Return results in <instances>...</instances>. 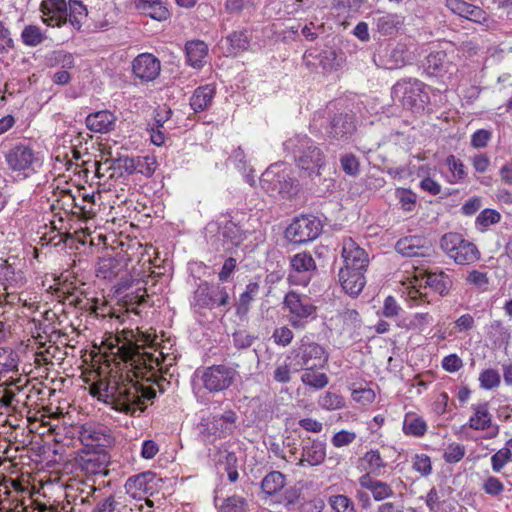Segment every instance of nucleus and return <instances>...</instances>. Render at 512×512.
I'll return each instance as SVG.
<instances>
[{"label":"nucleus","instance_id":"f257e3e1","mask_svg":"<svg viewBox=\"0 0 512 512\" xmlns=\"http://www.w3.org/2000/svg\"><path fill=\"white\" fill-rule=\"evenodd\" d=\"M125 376L113 381L101 379L90 386V394L112 406L113 409L139 416L145 409V400L155 398L153 387L145 386L140 380L150 382L155 379L161 361L153 353L140 349L138 345L124 355Z\"/></svg>","mask_w":512,"mask_h":512},{"label":"nucleus","instance_id":"f03ea898","mask_svg":"<svg viewBox=\"0 0 512 512\" xmlns=\"http://www.w3.org/2000/svg\"><path fill=\"white\" fill-rule=\"evenodd\" d=\"M284 150L293 155L297 167L308 177L320 175L325 166L326 157L323 151L307 135L296 134L284 143Z\"/></svg>","mask_w":512,"mask_h":512},{"label":"nucleus","instance_id":"7ed1b4c3","mask_svg":"<svg viewBox=\"0 0 512 512\" xmlns=\"http://www.w3.org/2000/svg\"><path fill=\"white\" fill-rule=\"evenodd\" d=\"M283 307L288 311L287 318L293 328L303 329L317 317V308L308 295L289 291L283 300Z\"/></svg>","mask_w":512,"mask_h":512},{"label":"nucleus","instance_id":"20e7f679","mask_svg":"<svg viewBox=\"0 0 512 512\" xmlns=\"http://www.w3.org/2000/svg\"><path fill=\"white\" fill-rule=\"evenodd\" d=\"M440 246L446 255L459 265H470L480 259V252L476 245L459 233L444 234L441 237Z\"/></svg>","mask_w":512,"mask_h":512},{"label":"nucleus","instance_id":"39448f33","mask_svg":"<svg viewBox=\"0 0 512 512\" xmlns=\"http://www.w3.org/2000/svg\"><path fill=\"white\" fill-rule=\"evenodd\" d=\"M230 297L226 287L211 285L207 281H201L190 298V305L196 311L213 309L215 307H228Z\"/></svg>","mask_w":512,"mask_h":512},{"label":"nucleus","instance_id":"423d86ee","mask_svg":"<svg viewBox=\"0 0 512 512\" xmlns=\"http://www.w3.org/2000/svg\"><path fill=\"white\" fill-rule=\"evenodd\" d=\"M237 414L232 410L221 415L203 417L198 424L199 435L203 441L211 443L215 438H225L236 428Z\"/></svg>","mask_w":512,"mask_h":512},{"label":"nucleus","instance_id":"0eeeda50","mask_svg":"<svg viewBox=\"0 0 512 512\" xmlns=\"http://www.w3.org/2000/svg\"><path fill=\"white\" fill-rule=\"evenodd\" d=\"M282 166L279 163L269 166L260 177V185L268 193L290 197L296 193L297 188L295 181Z\"/></svg>","mask_w":512,"mask_h":512},{"label":"nucleus","instance_id":"6e6552de","mask_svg":"<svg viewBox=\"0 0 512 512\" xmlns=\"http://www.w3.org/2000/svg\"><path fill=\"white\" fill-rule=\"evenodd\" d=\"M425 85L418 79L398 81L392 87V95L398 98L404 107L422 109L428 99Z\"/></svg>","mask_w":512,"mask_h":512},{"label":"nucleus","instance_id":"1a4fd4ad","mask_svg":"<svg viewBox=\"0 0 512 512\" xmlns=\"http://www.w3.org/2000/svg\"><path fill=\"white\" fill-rule=\"evenodd\" d=\"M322 231V224L318 218L311 215H302L295 218L286 228V238L295 244H303L316 239Z\"/></svg>","mask_w":512,"mask_h":512},{"label":"nucleus","instance_id":"9d476101","mask_svg":"<svg viewBox=\"0 0 512 512\" xmlns=\"http://www.w3.org/2000/svg\"><path fill=\"white\" fill-rule=\"evenodd\" d=\"M294 369H320L324 368L328 361L325 349L315 342L301 341L294 350Z\"/></svg>","mask_w":512,"mask_h":512},{"label":"nucleus","instance_id":"9b49d317","mask_svg":"<svg viewBox=\"0 0 512 512\" xmlns=\"http://www.w3.org/2000/svg\"><path fill=\"white\" fill-rule=\"evenodd\" d=\"M8 167L22 174L25 178L36 172L41 162L32 148L26 145H17L6 154Z\"/></svg>","mask_w":512,"mask_h":512},{"label":"nucleus","instance_id":"f8f14e48","mask_svg":"<svg viewBox=\"0 0 512 512\" xmlns=\"http://www.w3.org/2000/svg\"><path fill=\"white\" fill-rule=\"evenodd\" d=\"M236 371L225 365H213L201 371L202 385L209 392H220L228 389L233 383Z\"/></svg>","mask_w":512,"mask_h":512},{"label":"nucleus","instance_id":"ddd939ff","mask_svg":"<svg viewBox=\"0 0 512 512\" xmlns=\"http://www.w3.org/2000/svg\"><path fill=\"white\" fill-rule=\"evenodd\" d=\"M470 409L472 415L466 425L475 431H487V439L495 438L499 434V426L493 423L488 402L472 404Z\"/></svg>","mask_w":512,"mask_h":512},{"label":"nucleus","instance_id":"4468645a","mask_svg":"<svg viewBox=\"0 0 512 512\" xmlns=\"http://www.w3.org/2000/svg\"><path fill=\"white\" fill-rule=\"evenodd\" d=\"M109 461L110 456L104 449L88 450L80 455L79 465L88 478H93V476L102 477L108 473Z\"/></svg>","mask_w":512,"mask_h":512},{"label":"nucleus","instance_id":"2eb2a0df","mask_svg":"<svg viewBox=\"0 0 512 512\" xmlns=\"http://www.w3.org/2000/svg\"><path fill=\"white\" fill-rule=\"evenodd\" d=\"M289 279L292 283L306 286L316 270V263L311 254L302 252L291 258Z\"/></svg>","mask_w":512,"mask_h":512},{"label":"nucleus","instance_id":"dca6fc26","mask_svg":"<svg viewBox=\"0 0 512 512\" xmlns=\"http://www.w3.org/2000/svg\"><path fill=\"white\" fill-rule=\"evenodd\" d=\"M342 258L344 265L340 269L365 273L368 267V254L351 238L345 239L343 241Z\"/></svg>","mask_w":512,"mask_h":512},{"label":"nucleus","instance_id":"f3484780","mask_svg":"<svg viewBox=\"0 0 512 512\" xmlns=\"http://www.w3.org/2000/svg\"><path fill=\"white\" fill-rule=\"evenodd\" d=\"M445 6L453 14L483 25L487 28H490L493 22L481 7L468 3L464 0H446Z\"/></svg>","mask_w":512,"mask_h":512},{"label":"nucleus","instance_id":"a211bd4d","mask_svg":"<svg viewBox=\"0 0 512 512\" xmlns=\"http://www.w3.org/2000/svg\"><path fill=\"white\" fill-rule=\"evenodd\" d=\"M330 139L347 141L356 131L355 119L349 113H337L333 115L325 128Z\"/></svg>","mask_w":512,"mask_h":512},{"label":"nucleus","instance_id":"6ab92c4d","mask_svg":"<svg viewBox=\"0 0 512 512\" xmlns=\"http://www.w3.org/2000/svg\"><path fill=\"white\" fill-rule=\"evenodd\" d=\"M155 476L151 472L140 473L129 477L124 485V494L131 495L136 500H149L148 496L153 494Z\"/></svg>","mask_w":512,"mask_h":512},{"label":"nucleus","instance_id":"aec40b11","mask_svg":"<svg viewBox=\"0 0 512 512\" xmlns=\"http://www.w3.org/2000/svg\"><path fill=\"white\" fill-rule=\"evenodd\" d=\"M132 71L135 77L141 81L150 82L159 76L161 64L154 55L143 53L133 60Z\"/></svg>","mask_w":512,"mask_h":512},{"label":"nucleus","instance_id":"412c9836","mask_svg":"<svg viewBox=\"0 0 512 512\" xmlns=\"http://www.w3.org/2000/svg\"><path fill=\"white\" fill-rule=\"evenodd\" d=\"M396 251L405 257H428L431 245L423 236H406L399 239L395 245Z\"/></svg>","mask_w":512,"mask_h":512},{"label":"nucleus","instance_id":"4be33fe9","mask_svg":"<svg viewBox=\"0 0 512 512\" xmlns=\"http://www.w3.org/2000/svg\"><path fill=\"white\" fill-rule=\"evenodd\" d=\"M454 59L455 49L453 46H450V49L431 52L426 57L425 66L430 74L447 73L450 72Z\"/></svg>","mask_w":512,"mask_h":512},{"label":"nucleus","instance_id":"5701e85b","mask_svg":"<svg viewBox=\"0 0 512 512\" xmlns=\"http://www.w3.org/2000/svg\"><path fill=\"white\" fill-rule=\"evenodd\" d=\"M41 11L43 21L49 26H61L67 23V4L65 0H43Z\"/></svg>","mask_w":512,"mask_h":512},{"label":"nucleus","instance_id":"b1692460","mask_svg":"<svg viewBox=\"0 0 512 512\" xmlns=\"http://www.w3.org/2000/svg\"><path fill=\"white\" fill-rule=\"evenodd\" d=\"M326 458V444L319 440L308 438L302 445L301 458L297 465L317 466L324 462Z\"/></svg>","mask_w":512,"mask_h":512},{"label":"nucleus","instance_id":"393cba45","mask_svg":"<svg viewBox=\"0 0 512 512\" xmlns=\"http://www.w3.org/2000/svg\"><path fill=\"white\" fill-rule=\"evenodd\" d=\"M135 7L140 14L159 22L171 17L168 3L164 0H135Z\"/></svg>","mask_w":512,"mask_h":512},{"label":"nucleus","instance_id":"a878e982","mask_svg":"<svg viewBox=\"0 0 512 512\" xmlns=\"http://www.w3.org/2000/svg\"><path fill=\"white\" fill-rule=\"evenodd\" d=\"M117 117L108 110L90 113L85 120L87 128L95 133H109L116 126Z\"/></svg>","mask_w":512,"mask_h":512},{"label":"nucleus","instance_id":"bb28decb","mask_svg":"<svg viewBox=\"0 0 512 512\" xmlns=\"http://www.w3.org/2000/svg\"><path fill=\"white\" fill-rule=\"evenodd\" d=\"M81 441L89 448L103 449L111 444V435L104 427L84 426L80 433Z\"/></svg>","mask_w":512,"mask_h":512},{"label":"nucleus","instance_id":"cd10ccee","mask_svg":"<svg viewBox=\"0 0 512 512\" xmlns=\"http://www.w3.org/2000/svg\"><path fill=\"white\" fill-rule=\"evenodd\" d=\"M374 62L377 66L394 70L401 68L406 63V51L403 45H397L391 48H385L379 55L378 60L375 58Z\"/></svg>","mask_w":512,"mask_h":512},{"label":"nucleus","instance_id":"c85d7f7f","mask_svg":"<svg viewBox=\"0 0 512 512\" xmlns=\"http://www.w3.org/2000/svg\"><path fill=\"white\" fill-rule=\"evenodd\" d=\"M338 281L344 292L353 297L358 296L366 284L364 272L347 269L339 270Z\"/></svg>","mask_w":512,"mask_h":512},{"label":"nucleus","instance_id":"c756f323","mask_svg":"<svg viewBox=\"0 0 512 512\" xmlns=\"http://www.w3.org/2000/svg\"><path fill=\"white\" fill-rule=\"evenodd\" d=\"M359 485L369 491L373 499L377 502L388 499L394 495V490L390 484L376 479L375 477L364 474L359 478Z\"/></svg>","mask_w":512,"mask_h":512},{"label":"nucleus","instance_id":"7c9ffc66","mask_svg":"<svg viewBox=\"0 0 512 512\" xmlns=\"http://www.w3.org/2000/svg\"><path fill=\"white\" fill-rule=\"evenodd\" d=\"M360 467L366 472L365 474H369L371 477H379L385 473L387 463L379 450L371 449L361 457Z\"/></svg>","mask_w":512,"mask_h":512},{"label":"nucleus","instance_id":"2f4dec72","mask_svg":"<svg viewBox=\"0 0 512 512\" xmlns=\"http://www.w3.org/2000/svg\"><path fill=\"white\" fill-rule=\"evenodd\" d=\"M186 60L189 66L201 69L207 62L208 46L200 40L189 41L185 45Z\"/></svg>","mask_w":512,"mask_h":512},{"label":"nucleus","instance_id":"473e14b6","mask_svg":"<svg viewBox=\"0 0 512 512\" xmlns=\"http://www.w3.org/2000/svg\"><path fill=\"white\" fill-rule=\"evenodd\" d=\"M124 167L128 173H140L150 177L157 168V161L154 156H138L135 158H126Z\"/></svg>","mask_w":512,"mask_h":512},{"label":"nucleus","instance_id":"72a5a7b5","mask_svg":"<svg viewBox=\"0 0 512 512\" xmlns=\"http://www.w3.org/2000/svg\"><path fill=\"white\" fill-rule=\"evenodd\" d=\"M99 499L93 512H128L123 492H116Z\"/></svg>","mask_w":512,"mask_h":512},{"label":"nucleus","instance_id":"f704fd0d","mask_svg":"<svg viewBox=\"0 0 512 512\" xmlns=\"http://www.w3.org/2000/svg\"><path fill=\"white\" fill-rule=\"evenodd\" d=\"M376 29L382 35H393L404 23V17L399 14L386 13L374 18Z\"/></svg>","mask_w":512,"mask_h":512},{"label":"nucleus","instance_id":"c9c22d12","mask_svg":"<svg viewBox=\"0 0 512 512\" xmlns=\"http://www.w3.org/2000/svg\"><path fill=\"white\" fill-rule=\"evenodd\" d=\"M215 88L212 85L200 86L193 92L190 98V106L195 112L206 110L213 101Z\"/></svg>","mask_w":512,"mask_h":512},{"label":"nucleus","instance_id":"e433bc0d","mask_svg":"<svg viewBox=\"0 0 512 512\" xmlns=\"http://www.w3.org/2000/svg\"><path fill=\"white\" fill-rule=\"evenodd\" d=\"M96 481L95 478H87L86 481L77 484L76 490L79 492L77 498H79L81 503H88L90 498L98 500L104 496L101 487L102 485L104 486V480H101L98 485H96Z\"/></svg>","mask_w":512,"mask_h":512},{"label":"nucleus","instance_id":"4c0bfd02","mask_svg":"<svg viewBox=\"0 0 512 512\" xmlns=\"http://www.w3.org/2000/svg\"><path fill=\"white\" fill-rule=\"evenodd\" d=\"M427 429L428 425L421 416L412 412L405 414L402 426L405 435L419 438L425 435Z\"/></svg>","mask_w":512,"mask_h":512},{"label":"nucleus","instance_id":"58836bf2","mask_svg":"<svg viewBox=\"0 0 512 512\" xmlns=\"http://www.w3.org/2000/svg\"><path fill=\"white\" fill-rule=\"evenodd\" d=\"M220 499L218 497H215L214 503L215 506L218 509V512H249L250 511V504L242 496L239 495H233L230 497H227L223 500H221V503H219Z\"/></svg>","mask_w":512,"mask_h":512},{"label":"nucleus","instance_id":"ea45409f","mask_svg":"<svg viewBox=\"0 0 512 512\" xmlns=\"http://www.w3.org/2000/svg\"><path fill=\"white\" fill-rule=\"evenodd\" d=\"M425 283L433 291L442 296L448 294L452 286L451 278L443 271L429 272L426 276Z\"/></svg>","mask_w":512,"mask_h":512},{"label":"nucleus","instance_id":"a19ab883","mask_svg":"<svg viewBox=\"0 0 512 512\" xmlns=\"http://www.w3.org/2000/svg\"><path fill=\"white\" fill-rule=\"evenodd\" d=\"M259 284L257 282H250L246 285L245 291L240 294L236 304V314L244 316L248 313L252 301L255 299L259 292Z\"/></svg>","mask_w":512,"mask_h":512},{"label":"nucleus","instance_id":"79ce46f5","mask_svg":"<svg viewBox=\"0 0 512 512\" xmlns=\"http://www.w3.org/2000/svg\"><path fill=\"white\" fill-rule=\"evenodd\" d=\"M336 321L342 325V332L352 334L361 326L359 313L354 309H344L336 316Z\"/></svg>","mask_w":512,"mask_h":512},{"label":"nucleus","instance_id":"37998d69","mask_svg":"<svg viewBox=\"0 0 512 512\" xmlns=\"http://www.w3.org/2000/svg\"><path fill=\"white\" fill-rule=\"evenodd\" d=\"M219 233L234 246H238L246 238L242 229L236 223L229 220L220 224Z\"/></svg>","mask_w":512,"mask_h":512},{"label":"nucleus","instance_id":"c03bdc74","mask_svg":"<svg viewBox=\"0 0 512 512\" xmlns=\"http://www.w3.org/2000/svg\"><path fill=\"white\" fill-rule=\"evenodd\" d=\"M285 486V476L279 471L268 473L261 482V488L267 495H274Z\"/></svg>","mask_w":512,"mask_h":512},{"label":"nucleus","instance_id":"a18cd8bd","mask_svg":"<svg viewBox=\"0 0 512 512\" xmlns=\"http://www.w3.org/2000/svg\"><path fill=\"white\" fill-rule=\"evenodd\" d=\"M318 406L326 411L340 410L345 407L344 397L332 391L322 393L318 398Z\"/></svg>","mask_w":512,"mask_h":512},{"label":"nucleus","instance_id":"49530a36","mask_svg":"<svg viewBox=\"0 0 512 512\" xmlns=\"http://www.w3.org/2000/svg\"><path fill=\"white\" fill-rule=\"evenodd\" d=\"M301 381L304 385L309 386L315 390H320L326 387L329 383V378L325 373L317 372L316 369H303Z\"/></svg>","mask_w":512,"mask_h":512},{"label":"nucleus","instance_id":"de8ad7c7","mask_svg":"<svg viewBox=\"0 0 512 512\" xmlns=\"http://www.w3.org/2000/svg\"><path fill=\"white\" fill-rule=\"evenodd\" d=\"M87 11L85 6L77 0H70L67 5V22L73 28L80 29L82 21L86 18Z\"/></svg>","mask_w":512,"mask_h":512},{"label":"nucleus","instance_id":"09e8293b","mask_svg":"<svg viewBox=\"0 0 512 512\" xmlns=\"http://www.w3.org/2000/svg\"><path fill=\"white\" fill-rule=\"evenodd\" d=\"M227 42L231 47V53L237 54L248 49L250 36L248 31H235L227 36Z\"/></svg>","mask_w":512,"mask_h":512},{"label":"nucleus","instance_id":"8fccbe9b","mask_svg":"<svg viewBox=\"0 0 512 512\" xmlns=\"http://www.w3.org/2000/svg\"><path fill=\"white\" fill-rule=\"evenodd\" d=\"M432 322L433 317L429 313H415L400 326L407 330L422 332L427 326L432 324Z\"/></svg>","mask_w":512,"mask_h":512},{"label":"nucleus","instance_id":"3c124183","mask_svg":"<svg viewBox=\"0 0 512 512\" xmlns=\"http://www.w3.org/2000/svg\"><path fill=\"white\" fill-rule=\"evenodd\" d=\"M50 66H60L62 69L74 67V57L71 53L63 50L53 51L47 57Z\"/></svg>","mask_w":512,"mask_h":512},{"label":"nucleus","instance_id":"603ef678","mask_svg":"<svg viewBox=\"0 0 512 512\" xmlns=\"http://www.w3.org/2000/svg\"><path fill=\"white\" fill-rule=\"evenodd\" d=\"M328 503L334 512H356L354 502L346 495H332Z\"/></svg>","mask_w":512,"mask_h":512},{"label":"nucleus","instance_id":"864d4df0","mask_svg":"<svg viewBox=\"0 0 512 512\" xmlns=\"http://www.w3.org/2000/svg\"><path fill=\"white\" fill-rule=\"evenodd\" d=\"M22 41L25 45L34 47L41 44L44 40V35L41 29L36 25L26 26L21 33Z\"/></svg>","mask_w":512,"mask_h":512},{"label":"nucleus","instance_id":"5fc2aeb1","mask_svg":"<svg viewBox=\"0 0 512 512\" xmlns=\"http://www.w3.org/2000/svg\"><path fill=\"white\" fill-rule=\"evenodd\" d=\"M343 57L334 50H325L320 54L319 63L326 71L336 70L341 66Z\"/></svg>","mask_w":512,"mask_h":512},{"label":"nucleus","instance_id":"6e6d98bb","mask_svg":"<svg viewBox=\"0 0 512 512\" xmlns=\"http://www.w3.org/2000/svg\"><path fill=\"white\" fill-rule=\"evenodd\" d=\"M479 382L481 388L485 390H492L500 385L501 377L497 370L489 368L480 373Z\"/></svg>","mask_w":512,"mask_h":512},{"label":"nucleus","instance_id":"4d7b16f0","mask_svg":"<svg viewBox=\"0 0 512 512\" xmlns=\"http://www.w3.org/2000/svg\"><path fill=\"white\" fill-rule=\"evenodd\" d=\"M466 453L465 446L459 443L449 444L443 453V459L449 464L458 463L461 461Z\"/></svg>","mask_w":512,"mask_h":512},{"label":"nucleus","instance_id":"13d9d810","mask_svg":"<svg viewBox=\"0 0 512 512\" xmlns=\"http://www.w3.org/2000/svg\"><path fill=\"white\" fill-rule=\"evenodd\" d=\"M501 215L494 209H484L476 218V226L480 230H485L490 225L500 221Z\"/></svg>","mask_w":512,"mask_h":512},{"label":"nucleus","instance_id":"bf43d9fd","mask_svg":"<svg viewBox=\"0 0 512 512\" xmlns=\"http://www.w3.org/2000/svg\"><path fill=\"white\" fill-rule=\"evenodd\" d=\"M512 461V452L509 448L504 447L498 450L491 457V467L495 473H499L507 463Z\"/></svg>","mask_w":512,"mask_h":512},{"label":"nucleus","instance_id":"052dcab7","mask_svg":"<svg viewBox=\"0 0 512 512\" xmlns=\"http://www.w3.org/2000/svg\"><path fill=\"white\" fill-rule=\"evenodd\" d=\"M446 164L452 174V180H450V182L455 183L465 178V166L460 159L456 158L454 155H449L446 158Z\"/></svg>","mask_w":512,"mask_h":512},{"label":"nucleus","instance_id":"680f3d73","mask_svg":"<svg viewBox=\"0 0 512 512\" xmlns=\"http://www.w3.org/2000/svg\"><path fill=\"white\" fill-rule=\"evenodd\" d=\"M412 468L423 477L429 476L432 473L430 457L426 454H416L412 459Z\"/></svg>","mask_w":512,"mask_h":512},{"label":"nucleus","instance_id":"e2e57ef3","mask_svg":"<svg viewBox=\"0 0 512 512\" xmlns=\"http://www.w3.org/2000/svg\"><path fill=\"white\" fill-rule=\"evenodd\" d=\"M128 512H152L153 502L151 500H136L131 495L124 494Z\"/></svg>","mask_w":512,"mask_h":512},{"label":"nucleus","instance_id":"0e129e2a","mask_svg":"<svg viewBox=\"0 0 512 512\" xmlns=\"http://www.w3.org/2000/svg\"><path fill=\"white\" fill-rule=\"evenodd\" d=\"M254 8L252 0H226L225 9L231 14L250 13Z\"/></svg>","mask_w":512,"mask_h":512},{"label":"nucleus","instance_id":"69168bd1","mask_svg":"<svg viewBox=\"0 0 512 512\" xmlns=\"http://www.w3.org/2000/svg\"><path fill=\"white\" fill-rule=\"evenodd\" d=\"M342 170L350 176H356L359 173V161L353 154H345L340 158Z\"/></svg>","mask_w":512,"mask_h":512},{"label":"nucleus","instance_id":"338daca9","mask_svg":"<svg viewBox=\"0 0 512 512\" xmlns=\"http://www.w3.org/2000/svg\"><path fill=\"white\" fill-rule=\"evenodd\" d=\"M482 489L486 494L496 497L504 491V484L499 478L495 476H489L484 481Z\"/></svg>","mask_w":512,"mask_h":512},{"label":"nucleus","instance_id":"774afa93","mask_svg":"<svg viewBox=\"0 0 512 512\" xmlns=\"http://www.w3.org/2000/svg\"><path fill=\"white\" fill-rule=\"evenodd\" d=\"M466 280L470 285L475 286L481 291H485L489 284L487 274L478 270L470 271Z\"/></svg>","mask_w":512,"mask_h":512}]
</instances>
